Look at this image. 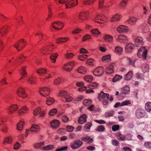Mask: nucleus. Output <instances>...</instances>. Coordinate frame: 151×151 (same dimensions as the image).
Returning <instances> with one entry per match:
<instances>
[{"instance_id": "3", "label": "nucleus", "mask_w": 151, "mask_h": 151, "mask_svg": "<svg viewBox=\"0 0 151 151\" xmlns=\"http://www.w3.org/2000/svg\"><path fill=\"white\" fill-rule=\"evenodd\" d=\"M90 12L86 10L81 12L78 16V18L80 21H83L88 20L90 18Z\"/></svg>"}, {"instance_id": "28", "label": "nucleus", "mask_w": 151, "mask_h": 151, "mask_svg": "<svg viewBox=\"0 0 151 151\" xmlns=\"http://www.w3.org/2000/svg\"><path fill=\"white\" fill-rule=\"evenodd\" d=\"M38 35L39 41L38 42V43L39 44V42L43 40L45 38L47 37V36L41 32H39L35 34V36Z\"/></svg>"}, {"instance_id": "37", "label": "nucleus", "mask_w": 151, "mask_h": 151, "mask_svg": "<svg viewBox=\"0 0 151 151\" xmlns=\"http://www.w3.org/2000/svg\"><path fill=\"white\" fill-rule=\"evenodd\" d=\"M141 68L143 72L145 73L149 71V66L147 64H144L142 65Z\"/></svg>"}, {"instance_id": "48", "label": "nucleus", "mask_w": 151, "mask_h": 151, "mask_svg": "<svg viewBox=\"0 0 151 151\" xmlns=\"http://www.w3.org/2000/svg\"><path fill=\"white\" fill-rule=\"evenodd\" d=\"M122 76L119 75H116L112 79V81L113 82H115L118 81L122 79Z\"/></svg>"}, {"instance_id": "6", "label": "nucleus", "mask_w": 151, "mask_h": 151, "mask_svg": "<svg viewBox=\"0 0 151 151\" xmlns=\"http://www.w3.org/2000/svg\"><path fill=\"white\" fill-rule=\"evenodd\" d=\"M147 50L145 49L144 47H141L138 50L137 56L139 58H143L144 60H146L147 58Z\"/></svg>"}, {"instance_id": "35", "label": "nucleus", "mask_w": 151, "mask_h": 151, "mask_svg": "<svg viewBox=\"0 0 151 151\" xmlns=\"http://www.w3.org/2000/svg\"><path fill=\"white\" fill-rule=\"evenodd\" d=\"M77 71L79 73L85 74L87 72V69L86 68L83 66H80L77 69Z\"/></svg>"}, {"instance_id": "4", "label": "nucleus", "mask_w": 151, "mask_h": 151, "mask_svg": "<svg viewBox=\"0 0 151 151\" xmlns=\"http://www.w3.org/2000/svg\"><path fill=\"white\" fill-rule=\"evenodd\" d=\"M94 21L99 24L106 23L108 21V18L105 15L102 14L97 15L94 18Z\"/></svg>"}, {"instance_id": "52", "label": "nucleus", "mask_w": 151, "mask_h": 151, "mask_svg": "<svg viewBox=\"0 0 151 151\" xmlns=\"http://www.w3.org/2000/svg\"><path fill=\"white\" fill-rule=\"evenodd\" d=\"M99 86L98 83H90L88 86V88L90 89L95 88Z\"/></svg>"}, {"instance_id": "12", "label": "nucleus", "mask_w": 151, "mask_h": 151, "mask_svg": "<svg viewBox=\"0 0 151 151\" xmlns=\"http://www.w3.org/2000/svg\"><path fill=\"white\" fill-rule=\"evenodd\" d=\"M146 115L145 110L142 108H139L137 109L136 111L135 116L139 119L144 117Z\"/></svg>"}, {"instance_id": "14", "label": "nucleus", "mask_w": 151, "mask_h": 151, "mask_svg": "<svg viewBox=\"0 0 151 151\" xmlns=\"http://www.w3.org/2000/svg\"><path fill=\"white\" fill-rule=\"evenodd\" d=\"M50 91V89L48 87H43L40 89V94L44 96H47L49 95Z\"/></svg>"}, {"instance_id": "25", "label": "nucleus", "mask_w": 151, "mask_h": 151, "mask_svg": "<svg viewBox=\"0 0 151 151\" xmlns=\"http://www.w3.org/2000/svg\"><path fill=\"white\" fill-rule=\"evenodd\" d=\"M28 83L31 84L36 83L37 82V78L34 76H31L27 79Z\"/></svg>"}, {"instance_id": "36", "label": "nucleus", "mask_w": 151, "mask_h": 151, "mask_svg": "<svg viewBox=\"0 0 151 151\" xmlns=\"http://www.w3.org/2000/svg\"><path fill=\"white\" fill-rule=\"evenodd\" d=\"M82 140L84 142H87L88 143H91L93 141L92 138H91L88 136H86L84 137H83Z\"/></svg>"}, {"instance_id": "10", "label": "nucleus", "mask_w": 151, "mask_h": 151, "mask_svg": "<svg viewBox=\"0 0 151 151\" xmlns=\"http://www.w3.org/2000/svg\"><path fill=\"white\" fill-rule=\"evenodd\" d=\"M130 92V88L129 86L127 85H125L123 87L121 90V92L118 96V98L119 99H121L120 96H122L123 94H127Z\"/></svg>"}, {"instance_id": "21", "label": "nucleus", "mask_w": 151, "mask_h": 151, "mask_svg": "<svg viewBox=\"0 0 151 151\" xmlns=\"http://www.w3.org/2000/svg\"><path fill=\"white\" fill-rule=\"evenodd\" d=\"M114 66L111 64L106 68L105 72L107 74H111L114 73Z\"/></svg>"}, {"instance_id": "57", "label": "nucleus", "mask_w": 151, "mask_h": 151, "mask_svg": "<svg viewBox=\"0 0 151 151\" xmlns=\"http://www.w3.org/2000/svg\"><path fill=\"white\" fill-rule=\"evenodd\" d=\"M52 76L51 74L49 73L48 74V76H46L44 77H41L40 78V80L41 81H43L45 80L51 78Z\"/></svg>"}, {"instance_id": "27", "label": "nucleus", "mask_w": 151, "mask_h": 151, "mask_svg": "<svg viewBox=\"0 0 151 151\" xmlns=\"http://www.w3.org/2000/svg\"><path fill=\"white\" fill-rule=\"evenodd\" d=\"M87 116L86 114H83L81 115L78 119V122L79 123L82 124L86 122Z\"/></svg>"}, {"instance_id": "13", "label": "nucleus", "mask_w": 151, "mask_h": 151, "mask_svg": "<svg viewBox=\"0 0 151 151\" xmlns=\"http://www.w3.org/2000/svg\"><path fill=\"white\" fill-rule=\"evenodd\" d=\"M104 71V69L103 67H99L95 68L93 72V73L95 76H99L102 75Z\"/></svg>"}, {"instance_id": "33", "label": "nucleus", "mask_w": 151, "mask_h": 151, "mask_svg": "<svg viewBox=\"0 0 151 151\" xmlns=\"http://www.w3.org/2000/svg\"><path fill=\"white\" fill-rule=\"evenodd\" d=\"M138 19L135 17H131L128 19L127 22L128 24H134L137 21Z\"/></svg>"}, {"instance_id": "22", "label": "nucleus", "mask_w": 151, "mask_h": 151, "mask_svg": "<svg viewBox=\"0 0 151 151\" xmlns=\"http://www.w3.org/2000/svg\"><path fill=\"white\" fill-rule=\"evenodd\" d=\"M117 40L118 42L122 43H125L128 41L127 37L123 35H119Z\"/></svg>"}, {"instance_id": "18", "label": "nucleus", "mask_w": 151, "mask_h": 151, "mask_svg": "<svg viewBox=\"0 0 151 151\" xmlns=\"http://www.w3.org/2000/svg\"><path fill=\"white\" fill-rule=\"evenodd\" d=\"M110 5L107 4V2L104 0H99V9H101L103 8L106 9Z\"/></svg>"}, {"instance_id": "19", "label": "nucleus", "mask_w": 151, "mask_h": 151, "mask_svg": "<svg viewBox=\"0 0 151 151\" xmlns=\"http://www.w3.org/2000/svg\"><path fill=\"white\" fill-rule=\"evenodd\" d=\"M135 47V45L133 44L132 43H128L125 46V51L127 53L131 52Z\"/></svg>"}, {"instance_id": "43", "label": "nucleus", "mask_w": 151, "mask_h": 151, "mask_svg": "<svg viewBox=\"0 0 151 151\" xmlns=\"http://www.w3.org/2000/svg\"><path fill=\"white\" fill-rule=\"evenodd\" d=\"M24 124V121L22 120L20 121L17 124V128L19 130H21L22 129Z\"/></svg>"}, {"instance_id": "32", "label": "nucleus", "mask_w": 151, "mask_h": 151, "mask_svg": "<svg viewBox=\"0 0 151 151\" xmlns=\"http://www.w3.org/2000/svg\"><path fill=\"white\" fill-rule=\"evenodd\" d=\"M12 140L13 138L11 136L6 137L4 138L3 143L4 144L6 145L11 144Z\"/></svg>"}, {"instance_id": "23", "label": "nucleus", "mask_w": 151, "mask_h": 151, "mask_svg": "<svg viewBox=\"0 0 151 151\" xmlns=\"http://www.w3.org/2000/svg\"><path fill=\"white\" fill-rule=\"evenodd\" d=\"M122 17L121 15L119 14H116L111 17L110 21L111 22H117L119 21Z\"/></svg>"}, {"instance_id": "42", "label": "nucleus", "mask_w": 151, "mask_h": 151, "mask_svg": "<svg viewBox=\"0 0 151 151\" xmlns=\"http://www.w3.org/2000/svg\"><path fill=\"white\" fill-rule=\"evenodd\" d=\"M145 109L147 112H150L151 111V102L148 101L145 104Z\"/></svg>"}, {"instance_id": "40", "label": "nucleus", "mask_w": 151, "mask_h": 151, "mask_svg": "<svg viewBox=\"0 0 151 151\" xmlns=\"http://www.w3.org/2000/svg\"><path fill=\"white\" fill-rule=\"evenodd\" d=\"M111 60V56L108 55L103 56L102 58V61L104 62H109Z\"/></svg>"}, {"instance_id": "2", "label": "nucleus", "mask_w": 151, "mask_h": 151, "mask_svg": "<svg viewBox=\"0 0 151 151\" xmlns=\"http://www.w3.org/2000/svg\"><path fill=\"white\" fill-rule=\"evenodd\" d=\"M109 94L108 93H104L101 91L99 94L98 98L100 101H101L103 105H106L108 104V100L109 97Z\"/></svg>"}, {"instance_id": "20", "label": "nucleus", "mask_w": 151, "mask_h": 151, "mask_svg": "<svg viewBox=\"0 0 151 151\" xmlns=\"http://www.w3.org/2000/svg\"><path fill=\"white\" fill-rule=\"evenodd\" d=\"M143 39L141 37H138L134 40V44L136 47H141L143 45Z\"/></svg>"}, {"instance_id": "47", "label": "nucleus", "mask_w": 151, "mask_h": 151, "mask_svg": "<svg viewBox=\"0 0 151 151\" xmlns=\"http://www.w3.org/2000/svg\"><path fill=\"white\" fill-rule=\"evenodd\" d=\"M65 99V102H70L72 101L73 99V96L70 94H68L64 97Z\"/></svg>"}, {"instance_id": "41", "label": "nucleus", "mask_w": 151, "mask_h": 151, "mask_svg": "<svg viewBox=\"0 0 151 151\" xmlns=\"http://www.w3.org/2000/svg\"><path fill=\"white\" fill-rule=\"evenodd\" d=\"M104 39L108 42H112L113 40V37L109 35H107L104 36Z\"/></svg>"}, {"instance_id": "24", "label": "nucleus", "mask_w": 151, "mask_h": 151, "mask_svg": "<svg viewBox=\"0 0 151 151\" xmlns=\"http://www.w3.org/2000/svg\"><path fill=\"white\" fill-rule=\"evenodd\" d=\"M60 124V122L56 119H54L51 121L50 124L53 128H56L59 127Z\"/></svg>"}, {"instance_id": "53", "label": "nucleus", "mask_w": 151, "mask_h": 151, "mask_svg": "<svg viewBox=\"0 0 151 151\" xmlns=\"http://www.w3.org/2000/svg\"><path fill=\"white\" fill-rule=\"evenodd\" d=\"M92 103V101L89 99H85L83 100V104L85 106H89Z\"/></svg>"}, {"instance_id": "5", "label": "nucleus", "mask_w": 151, "mask_h": 151, "mask_svg": "<svg viewBox=\"0 0 151 151\" xmlns=\"http://www.w3.org/2000/svg\"><path fill=\"white\" fill-rule=\"evenodd\" d=\"M16 93L19 97L23 99H24L27 97L28 94L26 93L25 88L21 87L18 88L16 91Z\"/></svg>"}, {"instance_id": "29", "label": "nucleus", "mask_w": 151, "mask_h": 151, "mask_svg": "<svg viewBox=\"0 0 151 151\" xmlns=\"http://www.w3.org/2000/svg\"><path fill=\"white\" fill-rule=\"evenodd\" d=\"M29 111V108L26 106L22 107L18 110V113L19 115H21L27 113Z\"/></svg>"}, {"instance_id": "44", "label": "nucleus", "mask_w": 151, "mask_h": 151, "mask_svg": "<svg viewBox=\"0 0 151 151\" xmlns=\"http://www.w3.org/2000/svg\"><path fill=\"white\" fill-rule=\"evenodd\" d=\"M92 125V124L91 122H88L85 125L83 129L86 132H89L90 128Z\"/></svg>"}, {"instance_id": "64", "label": "nucleus", "mask_w": 151, "mask_h": 151, "mask_svg": "<svg viewBox=\"0 0 151 151\" xmlns=\"http://www.w3.org/2000/svg\"><path fill=\"white\" fill-rule=\"evenodd\" d=\"M114 114L113 111H110L107 112H106L105 114V116L106 117H108L112 116Z\"/></svg>"}, {"instance_id": "38", "label": "nucleus", "mask_w": 151, "mask_h": 151, "mask_svg": "<svg viewBox=\"0 0 151 151\" xmlns=\"http://www.w3.org/2000/svg\"><path fill=\"white\" fill-rule=\"evenodd\" d=\"M123 51V48L120 46H116L115 48V52L119 55L121 54Z\"/></svg>"}, {"instance_id": "17", "label": "nucleus", "mask_w": 151, "mask_h": 151, "mask_svg": "<svg viewBox=\"0 0 151 151\" xmlns=\"http://www.w3.org/2000/svg\"><path fill=\"white\" fill-rule=\"evenodd\" d=\"M63 23L60 22H57L53 23L52 26L55 29L60 30L63 27Z\"/></svg>"}, {"instance_id": "16", "label": "nucleus", "mask_w": 151, "mask_h": 151, "mask_svg": "<svg viewBox=\"0 0 151 151\" xmlns=\"http://www.w3.org/2000/svg\"><path fill=\"white\" fill-rule=\"evenodd\" d=\"M78 0H71L65 4V9H69L75 6L78 4Z\"/></svg>"}, {"instance_id": "59", "label": "nucleus", "mask_w": 151, "mask_h": 151, "mask_svg": "<svg viewBox=\"0 0 151 151\" xmlns=\"http://www.w3.org/2000/svg\"><path fill=\"white\" fill-rule=\"evenodd\" d=\"M131 104V102L129 100H126L121 103V105L122 106H128Z\"/></svg>"}, {"instance_id": "63", "label": "nucleus", "mask_w": 151, "mask_h": 151, "mask_svg": "<svg viewBox=\"0 0 151 151\" xmlns=\"http://www.w3.org/2000/svg\"><path fill=\"white\" fill-rule=\"evenodd\" d=\"M62 119L63 122L64 123L67 122L69 120V118L65 115H62Z\"/></svg>"}, {"instance_id": "15", "label": "nucleus", "mask_w": 151, "mask_h": 151, "mask_svg": "<svg viewBox=\"0 0 151 151\" xmlns=\"http://www.w3.org/2000/svg\"><path fill=\"white\" fill-rule=\"evenodd\" d=\"M117 31L119 33H127L129 31L128 27L123 25L119 26L116 29Z\"/></svg>"}, {"instance_id": "60", "label": "nucleus", "mask_w": 151, "mask_h": 151, "mask_svg": "<svg viewBox=\"0 0 151 151\" xmlns=\"http://www.w3.org/2000/svg\"><path fill=\"white\" fill-rule=\"evenodd\" d=\"M105 130L104 127L102 125L99 126L96 128V130L98 132H103Z\"/></svg>"}, {"instance_id": "56", "label": "nucleus", "mask_w": 151, "mask_h": 151, "mask_svg": "<svg viewBox=\"0 0 151 151\" xmlns=\"http://www.w3.org/2000/svg\"><path fill=\"white\" fill-rule=\"evenodd\" d=\"M54 102L53 99L51 97H48L47 99L46 103L47 105H50L53 104Z\"/></svg>"}, {"instance_id": "39", "label": "nucleus", "mask_w": 151, "mask_h": 151, "mask_svg": "<svg viewBox=\"0 0 151 151\" xmlns=\"http://www.w3.org/2000/svg\"><path fill=\"white\" fill-rule=\"evenodd\" d=\"M40 129V127L36 124L32 125L30 129V131L31 132H36Z\"/></svg>"}, {"instance_id": "11", "label": "nucleus", "mask_w": 151, "mask_h": 151, "mask_svg": "<svg viewBox=\"0 0 151 151\" xmlns=\"http://www.w3.org/2000/svg\"><path fill=\"white\" fill-rule=\"evenodd\" d=\"M83 144V142L82 141L77 139L74 141L71 144V147L75 149L80 147Z\"/></svg>"}, {"instance_id": "7", "label": "nucleus", "mask_w": 151, "mask_h": 151, "mask_svg": "<svg viewBox=\"0 0 151 151\" xmlns=\"http://www.w3.org/2000/svg\"><path fill=\"white\" fill-rule=\"evenodd\" d=\"M27 42L26 41L22 39L17 42L14 46L17 49L18 51L21 50L26 45Z\"/></svg>"}, {"instance_id": "49", "label": "nucleus", "mask_w": 151, "mask_h": 151, "mask_svg": "<svg viewBox=\"0 0 151 151\" xmlns=\"http://www.w3.org/2000/svg\"><path fill=\"white\" fill-rule=\"evenodd\" d=\"M36 72L39 75H42L46 73L47 72V70L45 69L40 68L37 69L36 70Z\"/></svg>"}, {"instance_id": "8", "label": "nucleus", "mask_w": 151, "mask_h": 151, "mask_svg": "<svg viewBox=\"0 0 151 151\" xmlns=\"http://www.w3.org/2000/svg\"><path fill=\"white\" fill-rule=\"evenodd\" d=\"M18 107L17 104H13L8 106L6 108V110L8 113L12 114L17 111Z\"/></svg>"}, {"instance_id": "55", "label": "nucleus", "mask_w": 151, "mask_h": 151, "mask_svg": "<svg viewBox=\"0 0 151 151\" xmlns=\"http://www.w3.org/2000/svg\"><path fill=\"white\" fill-rule=\"evenodd\" d=\"M45 143V142H44L37 143L34 144V147L36 149L40 148L44 145Z\"/></svg>"}, {"instance_id": "61", "label": "nucleus", "mask_w": 151, "mask_h": 151, "mask_svg": "<svg viewBox=\"0 0 151 151\" xmlns=\"http://www.w3.org/2000/svg\"><path fill=\"white\" fill-rule=\"evenodd\" d=\"M57 111L58 110L57 109H53L50 111L49 114L51 116H54L56 114Z\"/></svg>"}, {"instance_id": "31", "label": "nucleus", "mask_w": 151, "mask_h": 151, "mask_svg": "<svg viewBox=\"0 0 151 151\" xmlns=\"http://www.w3.org/2000/svg\"><path fill=\"white\" fill-rule=\"evenodd\" d=\"M116 137L117 138V139L120 141H124L125 140V136L123 135L120 132H117L115 134Z\"/></svg>"}, {"instance_id": "51", "label": "nucleus", "mask_w": 151, "mask_h": 151, "mask_svg": "<svg viewBox=\"0 0 151 151\" xmlns=\"http://www.w3.org/2000/svg\"><path fill=\"white\" fill-rule=\"evenodd\" d=\"M54 148V146L52 145H48L42 148L43 150L48 151L53 149Z\"/></svg>"}, {"instance_id": "54", "label": "nucleus", "mask_w": 151, "mask_h": 151, "mask_svg": "<svg viewBox=\"0 0 151 151\" xmlns=\"http://www.w3.org/2000/svg\"><path fill=\"white\" fill-rule=\"evenodd\" d=\"M96 0H83V4L86 5H90L92 4Z\"/></svg>"}, {"instance_id": "62", "label": "nucleus", "mask_w": 151, "mask_h": 151, "mask_svg": "<svg viewBox=\"0 0 151 151\" xmlns=\"http://www.w3.org/2000/svg\"><path fill=\"white\" fill-rule=\"evenodd\" d=\"M91 32L93 35L97 36L101 34V33L98 31L97 29H95L91 30Z\"/></svg>"}, {"instance_id": "26", "label": "nucleus", "mask_w": 151, "mask_h": 151, "mask_svg": "<svg viewBox=\"0 0 151 151\" xmlns=\"http://www.w3.org/2000/svg\"><path fill=\"white\" fill-rule=\"evenodd\" d=\"M9 27L7 26H5L0 28V36H3L7 33L9 29Z\"/></svg>"}, {"instance_id": "9", "label": "nucleus", "mask_w": 151, "mask_h": 151, "mask_svg": "<svg viewBox=\"0 0 151 151\" xmlns=\"http://www.w3.org/2000/svg\"><path fill=\"white\" fill-rule=\"evenodd\" d=\"M74 65L75 63L73 62H70L64 65L63 69L65 71L69 72L72 70Z\"/></svg>"}, {"instance_id": "46", "label": "nucleus", "mask_w": 151, "mask_h": 151, "mask_svg": "<svg viewBox=\"0 0 151 151\" xmlns=\"http://www.w3.org/2000/svg\"><path fill=\"white\" fill-rule=\"evenodd\" d=\"M68 40V38L67 37L60 38L57 39L56 40V42L57 43H60L62 42H67Z\"/></svg>"}, {"instance_id": "58", "label": "nucleus", "mask_w": 151, "mask_h": 151, "mask_svg": "<svg viewBox=\"0 0 151 151\" xmlns=\"http://www.w3.org/2000/svg\"><path fill=\"white\" fill-rule=\"evenodd\" d=\"M74 56V54L72 53H67L65 55V57L66 59L72 58Z\"/></svg>"}, {"instance_id": "45", "label": "nucleus", "mask_w": 151, "mask_h": 151, "mask_svg": "<svg viewBox=\"0 0 151 151\" xmlns=\"http://www.w3.org/2000/svg\"><path fill=\"white\" fill-rule=\"evenodd\" d=\"M127 2V0H122L119 4L118 6L121 8H124L126 6Z\"/></svg>"}, {"instance_id": "1", "label": "nucleus", "mask_w": 151, "mask_h": 151, "mask_svg": "<svg viewBox=\"0 0 151 151\" xmlns=\"http://www.w3.org/2000/svg\"><path fill=\"white\" fill-rule=\"evenodd\" d=\"M54 49V45L50 44L47 45L41 48L40 52L43 55H48L52 52Z\"/></svg>"}, {"instance_id": "50", "label": "nucleus", "mask_w": 151, "mask_h": 151, "mask_svg": "<svg viewBox=\"0 0 151 151\" xmlns=\"http://www.w3.org/2000/svg\"><path fill=\"white\" fill-rule=\"evenodd\" d=\"M93 79V77L90 76H86L84 77V80L87 82L91 83Z\"/></svg>"}, {"instance_id": "34", "label": "nucleus", "mask_w": 151, "mask_h": 151, "mask_svg": "<svg viewBox=\"0 0 151 151\" xmlns=\"http://www.w3.org/2000/svg\"><path fill=\"white\" fill-rule=\"evenodd\" d=\"M58 56V53H55L52 54L50 56V58L51 60V61L53 63H55L56 62V59Z\"/></svg>"}, {"instance_id": "30", "label": "nucleus", "mask_w": 151, "mask_h": 151, "mask_svg": "<svg viewBox=\"0 0 151 151\" xmlns=\"http://www.w3.org/2000/svg\"><path fill=\"white\" fill-rule=\"evenodd\" d=\"M133 72L132 71H129L124 76V79L125 81H129L131 80L133 76Z\"/></svg>"}]
</instances>
